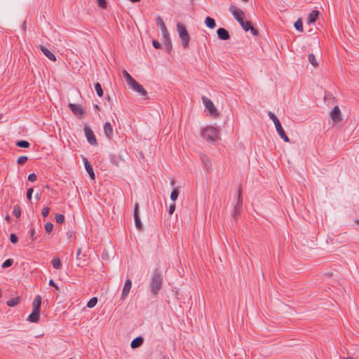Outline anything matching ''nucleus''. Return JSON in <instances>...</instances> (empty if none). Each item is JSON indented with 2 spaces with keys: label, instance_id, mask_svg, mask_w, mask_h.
<instances>
[{
  "label": "nucleus",
  "instance_id": "obj_10",
  "mask_svg": "<svg viewBox=\"0 0 359 359\" xmlns=\"http://www.w3.org/2000/svg\"><path fill=\"white\" fill-rule=\"evenodd\" d=\"M330 117L334 121V122H339L341 120V111L338 106H335L330 113Z\"/></svg>",
  "mask_w": 359,
  "mask_h": 359
},
{
  "label": "nucleus",
  "instance_id": "obj_46",
  "mask_svg": "<svg viewBox=\"0 0 359 359\" xmlns=\"http://www.w3.org/2000/svg\"><path fill=\"white\" fill-rule=\"evenodd\" d=\"M49 285L52 287H54L56 290H58V287L57 286V285L55 284L53 279H50L49 280Z\"/></svg>",
  "mask_w": 359,
  "mask_h": 359
},
{
  "label": "nucleus",
  "instance_id": "obj_48",
  "mask_svg": "<svg viewBox=\"0 0 359 359\" xmlns=\"http://www.w3.org/2000/svg\"><path fill=\"white\" fill-rule=\"evenodd\" d=\"M83 161L85 167H86L87 164H90V163L85 157H83Z\"/></svg>",
  "mask_w": 359,
  "mask_h": 359
},
{
  "label": "nucleus",
  "instance_id": "obj_22",
  "mask_svg": "<svg viewBox=\"0 0 359 359\" xmlns=\"http://www.w3.org/2000/svg\"><path fill=\"white\" fill-rule=\"evenodd\" d=\"M205 25L210 28V29H214L215 27H216V23H215V21L213 18L208 16L205 20Z\"/></svg>",
  "mask_w": 359,
  "mask_h": 359
},
{
  "label": "nucleus",
  "instance_id": "obj_56",
  "mask_svg": "<svg viewBox=\"0 0 359 359\" xmlns=\"http://www.w3.org/2000/svg\"><path fill=\"white\" fill-rule=\"evenodd\" d=\"M3 117V114H0V119Z\"/></svg>",
  "mask_w": 359,
  "mask_h": 359
},
{
  "label": "nucleus",
  "instance_id": "obj_50",
  "mask_svg": "<svg viewBox=\"0 0 359 359\" xmlns=\"http://www.w3.org/2000/svg\"><path fill=\"white\" fill-rule=\"evenodd\" d=\"M5 219L8 222H10L11 220V217L9 215H7L5 217Z\"/></svg>",
  "mask_w": 359,
  "mask_h": 359
},
{
  "label": "nucleus",
  "instance_id": "obj_26",
  "mask_svg": "<svg viewBox=\"0 0 359 359\" xmlns=\"http://www.w3.org/2000/svg\"><path fill=\"white\" fill-rule=\"evenodd\" d=\"M85 169H86V172L88 173V175H90V178L92 180H95V173H94L92 165L87 164L86 167H85Z\"/></svg>",
  "mask_w": 359,
  "mask_h": 359
},
{
  "label": "nucleus",
  "instance_id": "obj_55",
  "mask_svg": "<svg viewBox=\"0 0 359 359\" xmlns=\"http://www.w3.org/2000/svg\"><path fill=\"white\" fill-rule=\"evenodd\" d=\"M158 49H159V48H161V44H160V43H159V42H158Z\"/></svg>",
  "mask_w": 359,
  "mask_h": 359
},
{
  "label": "nucleus",
  "instance_id": "obj_6",
  "mask_svg": "<svg viewBox=\"0 0 359 359\" xmlns=\"http://www.w3.org/2000/svg\"><path fill=\"white\" fill-rule=\"evenodd\" d=\"M203 103L205 108L209 111L210 114L212 116H217L218 113L216 107H215L213 102L208 97H203Z\"/></svg>",
  "mask_w": 359,
  "mask_h": 359
},
{
  "label": "nucleus",
  "instance_id": "obj_30",
  "mask_svg": "<svg viewBox=\"0 0 359 359\" xmlns=\"http://www.w3.org/2000/svg\"><path fill=\"white\" fill-rule=\"evenodd\" d=\"M294 27L296 28L297 30L299 31V32H302L303 31V23H302V20L299 18L295 22H294Z\"/></svg>",
  "mask_w": 359,
  "mask_h": 359
},
{
  "label": "nucleus",
  "instance_id": "obj_5",
  "mask_svg": "<svg viewBox=\"0 0 359 359\" xmlns=\"http://www.w3.org/2000/svg\"><path fill=\"white\" fill-rule=\"evenodd\" d=\"M219 131L217 128L210 126L205 128L202 130V136L203 137L209 142H215L219 137Z\"/></svg>",
  "mask_w": 359,
  "mask_h": 359
},
{
  "label": "nucleus",
  "instance_id": "obj_35",
  "mask_svg": "<svg viewBox=\"0 0 359 359\" xmlns=\"http://www.w3.org/2000/svg\"><path fill=\"white\" fill-rule=\"evenodd\" d=\"M55 218L58 224H62L65 222V216L62 214H56Z\"/></svg>",
  "mask_w": 359,
  "mask_h": 359
},
{
  "label": "nucleus",
  "instance_id": "obj_1",
  "mask_svg": "<svg viewBox=\"0 0 359 359\" xmlns=\"http://www.w3.org/2000/svg\"><path fill=\"white\" fill-rule=\"evenodd\" d=\"M230 12L233 14L235 19L239 22L242 28L245 31H250L254 36L258 35V31L253 27L250 21H244V13L241 10L237 8L236 6L231 5L229 8Z\"/></svg>",
  "mask_w": 359,
  "mask_h": 359
},
{
  "label": "nucleus",
  "instance_id": "obj_53",
  "mask_svg": "<svg viewBox=\"0 0 359 359\" xmlns=\"http://www.w3.org/2000/svg\"><path fill=\"white\" fill-rule=\"evenodd\" d=\"M158 289H159L160 288V284H161V280H160L159 278H158Z\"/></svg>",
  "mask_w": 359,
  "mask_h": 359
},
{
  "label": "nucleus",
  "instance_id": "obj_42",
  "mask_svg": "<svg viewBox=\"0 0 359 359\" xmlns=\"http://www.w3.org/2000/svg\"><path fill=\"white\" fill-rule=\"evenodd\" d=\"M34 189L33 188H29L27 191V198L29 201L32 199V194H33Z\"/></svg>",
  "mask_w": 359,
  "mask_h": 359
},
{
  "label": "nucleus",
  "instance_id": "obj_13",
  "mask_svg": "<svg viewBox=\"0 0 359 359\" xmlns=\"http://www.w3.org/2000/svg\"><path fill=\"white\" fill-rule=\"evenodd\" d=\"M151 292L154 294H157V270H154L151 276Z\"/></svg>",
  "mask_w": 359,
  "mask_h": 359
},
{
  "label": "nucleus",
  "instance_id": "obj_21",
  "mask_svg": "<svg viewBox=\"0 0 359 359\" xmlns=\"http://www.w3.org/2000/svg\"><path fill=\"white\" fill-rule=\"evenodd\" d=\"M41 305V297L40 295H36L32 302L33 310L40 311Z\"/></svg>",
  "mask_w": 359,
  "mask_h": 359
},
{
  "label": "nucleus",
  "instance_id": "obj_7",
  "mask_svg": "<svg viewBox=\"0 0 359 359\" xmlns=\"http://www.w3.org/2000/svg\"><path fill=\"white\" fill-rule=\"evenodd\" d=\"M68 106L76 116L79 117V118H81L84 116L86 111L81 105L69 103Z\"/></svg>",
  "mask_w": 359,
  "mask_h": 359
},
{
  "label": "nucleus",
  "instance_id": "obj_23",
  "mask_svg": "<svg viewBox=\"0 0 359 359\" xmlns=\"http://www.w3.org/2000/svg\"><path fill=\"white\" fill-rule=\"evenodd\" d=\"M123 76L124 77L127 84L129 86L134 80L131 75L125 69L122 71Z\"/></svg>",
  "mask_w": 359,
  "mask_h": 359
},
{
  "label": "nucleus",
  "instance_id": "obj_39",
  "mask_svg": "<svg viewBox=\"0 0 359 359\" xmlns=\"http://www.w3.org/2000/svg\"><path fill=\"white\" fill-rule=\"evenodd\" d=\"M28 160V158L27 156H20L18 158V164H23L25 163Z\"/></svg>",
  "mask_w": 359,
  "mask_h": 359
},
{
  "label": "nucleus",
  "instance_id": "obj_11",
  "mask_svg": "<svg viewBox=\"0 0 359 359\" xmlns=\"http://www.w3.org/2000/svg\"><path fill=\"white\" fill-rule=\"evenodd\" d=\"M132 287V282L130 279H127L125 282L122 294H121V299H125L128 295L130 290Z\"/></svg>",
  "mask_w": 359,
  "mask_h": 359
},
{
  "label": "nucleus",
  "instance_id": "obj_47",
  "mask_svg": "<svg viewBox=\"0 0 359 359\" xmlns=\"http://www.w3.org/2000/svg\"><path fill=\"white\" fill-rule=\"evenodd\" d=\"M152 44L154 46V47L157 49V46H158V43H157V39H153L152 40Z\"/></svg>",
  "mask_w": 359,
  "mask_h": 359
},
{
  "label": "nucleus",
  "instance_id": "obj_25",
  "mask_svg": "<svg viewBox=\"0 0 359 359\" xmlns=\"http://www.w3.org/2000/svg\"><path fill=\"white\" fill-rule=\"evenodd\" d=\"M54 269H60L62 267V263L59 257H54L51 261Z\"/></svg>",
  "mask_w": 359,
  "mask_h": 359
},
{
  "label": "nucleus",
  "instance_id": "obj_12",
  "mask_svg": "<svg viewBox=\"0 0 359 359\" xmlns=\"http://www.w3.org/2000/svg\"><path fill=\"white\" fill-rule=\"evenodd\" d=\"M134 219H135V223L136 227L140 230L142 229V223L140 222V219L139 217V205H138V203H135V205Z\"/></svg>",
  "mask_w": 359,
  "mask_h": 359
},
{
  "label": "nucleus",
  "instance_id": "obj_14",
  "mask_svg": "<svg viewBox=\"0 0 359 359\" xmlns=\"http://www.w3.org/2000/svg\"><path fill=\"white\" fill-rule=\"evenodd\" d=\"M217 34L218 38L221 40H228L230 38V35L228 31L222 27H220L217 29Z\"/></svg>",
  "mask_w": 359,
  "mask_h": 359
},
{
  "label": "nucleus",
  "instance_id": "obj_41",
  "mask_svg": "<svg viewBox=\"0 0 359 359\" xmlns=\"http://www.w3.org/2000/svg\"><path fill=\"white\" fill-rule=\"evenodd\" d=\"M10 241L12 243H16L18 241V238L15 233H11L10 236Z\"/></svg>",
  "mask_w": 359,
  "mask_h": 359
},
{
  "label": "nucleus",
  "instance_id": "obj_52",
  "mask_svg": "<svg viewBox=\"0 0 359 359\" xmlns=\"http://www.w3.org/2000/svg\"><path fill=\"white\" fill-rule=\"evenodd\" d=\"M36 198L37 200H39V198H40V196H39V194H36Z\"/></svg>",
  "mask_w": 359,
  "mask_h": 359
},
{
  "label": "nucleus",
  "instance_id": "obj_43",
  "mask_svg": "<svg viewBox=\"0 0 359 359\" xmlns=\"http://www.w3.org/2000/svg\"><path fill=\"white\" fill-rule=\"evenodd\" d=\"M28 180L29 182H34L36 180V175L34 173H31L28 175Z\"/></svg>",
  "mask_w": 359,
  "mask_h": 359
},
{
  "label": "nucleus",
  "instance_id": "obj_18",
  "mask_svg": "<svg viewBox=\"0 0 359 359\" xmlns=\"http://www.w3.org/2000/svg\"><path fill=\"white\" fill-rule=\"evenodd\" d=\"M104 131L105 135L110 139L113 135V128L109 122H106L104 125Z\"/></svg>",
  "mask_w": 359,
  "mask_h": 359
},
{
  "label": "nucleus",
  "instance_id": "obj_45",
  "mask_svg": "<svg viewBox=\"0 0 359 359\" xmlns=\"http://www.w3.org/2000/svg\"><path fill=\"white\" fill-rule=\"evenodd\" d=\"M30 237L32 241H34L36 238V236H35V229L34 228L30 230Z\"/></svg>",
  "mask_w": 359,
  "mask_h": 359
},
{
  "label": "nucleus",
  "instance_id": "obj_9",
  "mask_svg": "<svg viewBox=\"0 0 359 359\" xmlns=\"http://www.w3.org/2000/svg\"><path fill=\"white\" fill-rule=\"evenodd\" d=\"M135 91L139 93L143 96L147 95V91L144 90V88L142 87V85H140L137 81H136L135 79L129 85Z\"/></svg>",
  "mask_w": 359,
  "mask_h": 359
},
{
  "label": "nucleus",
  "instance_id": "obj_33",
  "mask_svg": "<svg viewBox=\"0 0 359 359\" xmlns=\"http://www.w3.org/2000/svg\"><path fill=\"white\" fill-rule=\"evenodd\" d=\"M13 259H6L4 263L3 264L1 265V267L2 269H6L11 266L13 265Z\"/></svg>",
  "mask_w": 359,
  "mask_h": 359
},
{
  "label": "nucleus",
  "instance_id": "obj_3",
  "mask_svg": "<svg viewBox=\"0 0 359 359\" xmlns=\"http://www.w3.org/2000/svg\"><path fill=\"white\" fill-rule=\"evenodd\" d=\"M177 29L179 34V37L182 41V45L184 48H187L189 46L190 36L187 30L184 25L178 22L177 24Z\"/></svg>",
  "mask_w": 359,
  "mask_h": 359
},
{
  "label": "nucleus",
  "instance_id": "obj_51",
  "mask_svg": "<svg viewBox=\"0 0 359 359\" xmlns=\"http://www.w3.org/2000/svg\"><path fill=\"white\" fill-rule=\"evenodd\" d=\"M129 1H131L132 3H137V2L140 1V0H129Z\"/></svg>",
  "mask_w": 359,
  "mask_h": 359
},
{
  "label": "nucleus",
  "instance_id": "obj_2",
  "mask_svg": "<svg viewBox=\"0 0 359 359\" xmlns=\"http://www.w3.org/2000/svg\"><path fill=\"white\" fill-rule=\"evenodd\" d=\"M158 26L160 27L163 34L165 50L168 53H170L172 48L171 39L165 25L160 17H158Z\"/></svg>",
  "mask_w": 359,
  "mask_h": 359
},
{
  "label": "nucleus",
  "instance_id": "obj_29",
  "mask_svg": "<svg viewBox=\"0 0 359 359\" xmlns=\"http://www.w3.org/2000/svg\"><path fill=\"white\" fill-rule=\"evenodd\" d=\"M95 90L99 97H102L103 90L100 83H96L95 84Z\"/></svg>",
  "mask_w": 359,
  "mask_h": 359
},
{
  "label": "nucleus",
  "instance_id": "obj_40",
  "mask_svg": "<svg viewBox=\"0 0 359 359\" xmlns=\"http://www.w3.org/2000/svg\"><path fill=\"white\" fill-rule=\"evenodd\" d=\"M49 212H50V208L48 207L43 208L42 210V212H41L42 216L43 217H46L48 215Z\"/></svg>",
  "mask_w": 359,
  "mask_h": 359
},
{
  "label": "nucleus",
  "instance_id": "obj_8",
  "mask_svg": "<svg viewBox=\"0 0 359 359\" xmlns=\"http://www.w3.org/2000/svg\"><path fill=\"white\" fill-rule=\"evenodd\" d=\"M84 133L88 143L92 146H97V141L93 130L89 127L85 126Z\"/></svg>",
  "mask_w": 359,
  "mask_h": 359
},
{
  "label": "nucleus",
  "instance_id": "obj_38",
  "mask_svg": "<svg viewBox=\"0 0 359 359\" xmlns=\"http://www.w3.org/2000/svg\"><path fill=\"white\" fill-rule=\"evenodd\" d=\"M97 5L102 8H106L107 3L105 0H97Z\"/></svg>",
  "mask_w": 359,
  "mask_h": 359
},
{
  "label": "nucleus",
  "instance_id": "obj_32",
  "mask_svg": "<svg viewBox=\"0 0 359 359\" xmlns=\"http://www.w3.org/2000/svg\"><path fill=\"white\" fill-rule=\"evenodd\" d=\"M13 214L18 218L20 217L21 210H20V208L18 205H16L14 206L13 210Z\"/></svg>",
  "mask_w": 359,
  "mask_h": 359
},
{
  "label": "nucleus",
  "instance_id": "obj_15",
  "mask_svg": "<svg viewBox=\"0 0 359 359\" xmlns=\"http://www.w3.org/2000/svg\"><path fill=\"white\" fill-rule=\"evenodd\" d=\"M39 48L43 52V53L51 61H56V57L55 55L50 51L48 48L43 46H39Z\"/></svg>",
  "mask_w": 359,
  "mask_h": 359
},
{
  "label": "nucleus",
  "instance_id": "obj_28",
  "mask_svg": "<svg viewBox=\"0 0 359 359\" xmlns=\"http://www.w3.org/2000/svg\"><path fill=\"white\" fill-rule=\"evenodd\" d=\"M201 160L207 168H208L211 166L210 160L207 156L203 155L201 157Z\"/></svg>",
  "mask_w": 359,
  "mask_h": 359
},
{
  "label": "nucleus",
  "instance_id": "obj_34",
  "mask_svg": "<svg viewBox=\"0 0 359 359\" xmlns=\"http://www.w3.org/2000/svg\"><path fill=\"white\" fill-rule=\"evenodd\" d=\"M308 59H309V61L310 62L311 64H312L313 66H317L318 65V62H317V60L316 59V57L313 54L311 53L308 55Z\"/></svg>",
  "mask_w": 359,
  "mask_h": 359
},
{
  "label": "nucleus",
  "instance_id": "obj_36",
  "mask_svg": "<svg viewBox=\"0 0 359 359\" xmlns=\"http://www.w3.org/2000/svg\"><path fill=\"white\" fill-rule=\"evenodd\" d=\"M178 196H179V191L177 190V189H174L171 192L170 199L172 201H175L177 198Z\"/></svg>",
  "mask_w": 359,
  "mask_h": 359
},
{
  "label": "nucleus",
  "instance_id": "obj_19",
  "mask_svg": "<svg viewBox=\"0 0 359 359\" xmlns=\"http://www.w3.org/2000/svg\"><path fill=\"white\" fill-rule=\"evenodd\" d=\"M144 342V339L142 337H137L135 338L130 344V346L132 348H137L142 345Z\"/></svg>",
  "mask_w": 359,
  "mask_h": 359
},
{
  "label": "nucleus",
  "instance_id": "obj_17",
  "mask_svg": "<svg viewBox=\"0 0 359 359\" xmlns=\"http://www.w3.org/2000/svg\"><path fill=\"white\" fill-rule=\"evenodd\" d=\"M241 191H239L238 203L235 205L234 211H233V216L234 218H236V216L240 214V212H241V210H242V202L241 201Z\"/></svg>",
  "mask_w": 359,
  "mask_h": 359
},
{
  "label": "nucleus",
  "instance_id": "obj_31",
  "mask_svg": "<svg viewBox=\"0 0 359 359\" xmlns=\"http://www.w3.org/2000/svg\"><path fill=\"white\" fill-rule=\"evenodd\" d=\"M97 303V297H93L91 298L87 303V306L88 308H93L94 307Z\"/></svg>",
  "mask_w": 359,
  "mask_h": 359
},
{
  "label": "nucleus",
  "instance_id": "obj_57",
  "mask_svg": "<svg viewBox=\"0 0 359 359\" xmlns=\"http://www.w3.org/2000/svg\"><path fill=\"white\" fill-rule=\"evenodd\" d=\"M244 1H248V0H243Z\"/></svg>",
  "mask_w": 359,
  "mask_h": 359
},
{
  "label": "nucleus",
  "instance_id": "obj_16",
  "mask_svg": "<svg viewBox=\"0 0 359 359\" xmlns=\"http://www.w3.org/2000/svg\"><path fill=\"white\" fill-rule=\"evenodd\" d=\"M40 318V311L32 310V312L29 314L27 318V320L32 323L39 322Z\"/></svg>",
  "mask_w": 359,
  "mask_h": 359
},
{
  "label": "nucleus",
  "instance_id": "obj_44",
  "mask_svg": "<svg viewBox=\"0 0 359 359\" xmlns=\"http://www.w3.org/2000/svg\"><path fill=\"white\" fill-rule=\"evenodd\" d=\"M175 210V204L172 203L169 207V209H168L169 214L172 215L174 212Z\"/></svg>",
  "mask_w": 359,
  "mask_h": 359
},
{
  "label": "nucleus",
  "instance_id": "obj_24",
  "mask_svg": "<svg viewBox=\"0 0 359 359\" xmlns=\"http://www.w3.org/2000/svg\"><path fill=\"white\" fill-rule=\"evenodd\" d=\"M20 302V297H15V298H12L9 300L7 301L6 302V304L9 306V307H13V306H15L16 305H18Z\"/></svg>",
  "mask_w": 359,
  "mask_h": 359
},
{
  "label": "nucleus",
  "instance_id": "obj_4",
  "mask_svg": "<svg viewBox=\"0 0 359 359\" xmlns=\"http://www.w3.org/2000/svg\"><path fill=\"white\" fill-rule=\"evenodd\" d=\"M268 115L269 118L273 121L276 131L281 139H283L285 142H289L290 139L287 136L286 133L284 131V129L283 128L280 121L277 118V116L271 111H269L268 113Z\"/></svg>",
  "mask_w": 359,
  "mask_h": 359
},
{
  "label": "nucleus",
  "instance_id": "obj_54",
  "mask_svg": "<svg viewBox=\"0 0 359 359\" xmlns=\"http://www.w3.org/2000/svg\"><path fill=\"white\" fill-rule=\"evenodd\" d=\"M355 223H356V224H358L359 225V219H357V220L355 221Z\"/></svg>",
  "mask_w": 359,
  "mask_h": 359
},
{
  "label": "nucleus",
  "instance_id": "obj_27",
  "mask_svg": "<svg viewBox=\"0 0 359 359\" xmlns=\"http://www.w3.org/2000/svg\"><path fill=\"white\" fill-rule=\"evenodd\" d=\"M16 145L22 148H28L29 147L30 144L27 140H20L16 142Z\"/></svg>",
  "mask_w": 359,
  "mask_h": 359
},
{
  "label": "nucleus",
  "instance_id": "obj_49",
  "mask_svg": "<svg viewBox=\"0 0 359 359\" xmlns=\"http://www.w3.org/2000/svg\"><path fill=\"white\" fill-rule=\"evenodd\" d=\"M81 253V248H79L76 252V258L79 259V256Z\"/></svg>",
  "mask_w": 359,
  "mask_h": 359
},
{
  "label": "nucleus",
  "instance_id": "obj_37",
  "mask_svg": "<svg viewBox=\"0 0 359 359\" xmlns=\"http://www.w3.org/2000/svg\"><path fill=\"white\" fill-rule=\"evenodd\" d=\"M53 229V224L51 222H47L45 224V230L47 233H50Z\"/></svg>",
  "mask_w": 359,
  "mask_h": 359
},
{
  "label": "nucleus",
  "instance_id": "obj_20",
  "mask_svg": "<svg viewBox=\"0 0 359 359\" xmlns=\"http://www.w3.org/2000/svg\"><path fill=\"white\" fill-rule=\"evenodd\" d=\"M319 11L317 10L312 11L308 15V22L313 23L316 21L319 15Z\"/></svg>",
  "mask_w": 359,
  "mask_h": 359
}]
</instances>
